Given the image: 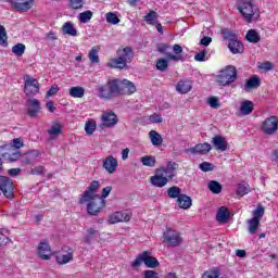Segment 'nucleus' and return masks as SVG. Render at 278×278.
Wrapping results in <instances>:
<instances>
[{
	"instance_id": "10",
	"label": "nucleus",
	"mask_w": 278,
	"mask_h": 278,
	"mask_svg": "<svg viewBox=\"0 0 278 278\" xmlns=\"http://www.w3.org/2000/svg\"><path fill=\"white\" fill-rule=\"evenodd\" d=\"M24 92L28 97H34V94H38V92H40L38 80L35 78H31L30 76H26Z\"/></svg>"
},
{
	"instance_id": "55",
	"label": "nucleus",
	"mask_w": 278,
	"mask_h": 278,
	"mask_svg": "<svg viewBox=\"0 0 278 278\" xmlns=\"http://www.w3.org/2000/svg\"><path fill=\"white\" fill-rule=\"evenodd\" d=\"M199 168L203 170V173H212L214 170V164L210 162H203L199 165Z\"/></svg>"
},
{
	"instance_id": "57",
	"label": "nucleus",
	"mask_w": 278,
	"mask_h": 278,
	"mask_svg": "<svg viewBox=\"0 0 278 278\" xmlns=\"http://www.w3.org/2000/svg\"><path fill=\"white\" fill-rule=\"evenodd\" d=\"M94 233H97V229L94 228H89L87 230V235L84 239L87 244H90V242H92V239L94 238Z\"/></svg>"
},
{
	"instance_id": "21",
	"label": "nucleus",
	"mask_w": 278,
	"mask_h": 278,
	"mask_svg": "<svg viewBox=\"0 0 278 278\" xmlns=\"http://www.w3.org/2000/svg\"><path fill=\"white\" fill-rule=\"evenodd\" d=\"M173 52L175 54L168 53L167 58L169 60H173L174 62H184V56L181 55V53H184V48L181 46H179L178 43L173 46Z\"/></svg>"
},
{
	"instance_id": "50",
	"label": "nucleus",
	"mask_w": 278,
	"mask_h": 278,
	"mask_svg": "<svg viewBox=\"0 0 278 278\" xmlns=\"http://www.w3.org/2000/svg\"><path fill=\"white\" fill-rule=\"evenodd\" d=\"M220 276V270L218 268H213L205 271L202 278H218Z\"/></svg>"
},
{
	"instance_id": "35",
	"label": "nucleus",
	"mask_w": 278,
	"mask_h": 278,
	"mask_svg": "<svg viewBox=\"0 0 278 278\" xmlns=\"http://www.w3.org/2000/svg\"><path fill=\"white\" fill-rule=\"evenodd\" d=\"M207 188L213 194H220L223 192V185L216 180L208 181Z\"/></svg>"
},
{
	"instance_id": "4",
	"label": "nucleus",
	"mask_w": 278,
	"mask_h": 278,
	"mask_svg": "<svg viewBox=\"0 0 278 278\" xmlns=\"http://www.w3.org/2000/svg\"><path fill=\"white\" fill-rule=\"evenodd\" d=\"M163 242L168 244V247H179V244L184 242V238H181V233H179V231L173 228H167L163 232Z\"/></svg>"
},
{
	"instance_id": "22",
	"label": "nucleus",
	"mask_w": 278,
	"mask_h": 278,
	"mask_svg": "<svg viewBox=\"0 0 278 278\" xmlns=\"http://www.w3.org/2000/svg\"><path fill=\"white\" fill-rule=\"evenodd\" d=\"M190 90H192L191 80L184 79L176 85V91L179 92V94H188Z\"/></svg>"
},
{
	"instance_id": "15",
	"label": "nucleus",
	"mask_w": 278,
	"mask_h": 278,
	"mask_svg": "<svg viewBox=\"0 0 278 278\" xmlns=\"http://www.w3.org/2000/svg\"><path fill=\"white\" fill-rule=\"evenodd\" d=\"M35 0H11V5L17 12H29L34 8Z\"/></svg>"
},
{
	"instance_id": "31",
	"label": "nucleus",
	"mask_w": 278,
	"mask_h": 278,
	"mask_svg": "<svg viewBox=\"0 0 278 278\" xmlns=\"http://www.w3.org/2000/svg\"><path fill=\"white\" fill-rule=\"evenodd\" d=\"M228 48L231 51V53H242V42L238 41V37L229 41Z\"/></svg>"
},
{
	"instance_id": "11",
	"label": "nucleus",
	"mask_w": 278,
	"mask_h": 278,
	"mask_svg": "<svg viewBox=\"0 0 278 278\" xmlns=\"http://www.w3.org/2000/svg\"><path fill=\"white\" fill-rule=\"evenodd\" d=\"M14 182L12 179L5 177V176H0V190L7 199H10L12 197V192L14 190L13 187Z\"/></svg>"
},
{
	"instance_id": "47",
	"label": "nucleus",
	"mask_w": 278,
	"mask_h": 278,
	"mask_svg": "<svg viewBox=\"0 0 278 278\" xmlns=\"http://www.w3.org/2000/svg\"><path fill=\"white\" fill-rule=\"evenodd\" d=\"M248 225H249V231L250 233H255L257 231V229H260V220L257 219H249L248 220Z\"/></svg>"
},
{
	"instance_id": "20",
	"label": "nucleus",
	"mask_w": 278,
	"mask_h": 278,
	"mask_svg": "<svg viewBox=\"0 0 278 278\" xmlns=\"http://www.w3.org/2000/svg\"><path fill=\"white\" fill-rule=\"evenodd\" d=\"M216 151H227V139L220 135H216L211 140Z\"/></svg>"
},
{
	"instance_id": "9",
	"label": "nucleus",
	"mask_w": 278,
	"mask_h": 278,
	"mask_svg": "<svg viewBox=\"0 0 278 278\" xmlns=\"http://www.w3.org/2000/svg\"><path fill=\"white\" fill-rule=\"evenodd\" d=\"M211 151L212 144H210L208 142H204L188 148L187 150H185V153H188L190 155H206V153H210Z\"/></svg>"
},
{
	"instance_id": "27",
	"label": "nucleus",
	"mask_w": 278,
	"mask_h": 278,
	"mask_svg": "<svg viewBox=\"0 0 278 278\" xmlns=\"http://www.w3.org/2000/svg\"><path fill=\"white\" fill-rule=\"evenodd\" d=\"M121 88L123 90V94H134V92H136V85L127 79H123L121 81Z\"/></svg>"
},
{
	"instance_id": "18",
	"label": "nucleus",
	"mask_w": 278,
	"mask_h": 278,
	"mask_svg": "<svg viewBox=\"0 0 278 278\" xmlns=\"http://www.w3.org/2000/svg\"><path fill=\"white\" fill-rule=\"evenodd\" d=\"M121 81L122 80H118V79H112L108 81L106 85L111 94V99L113 97H121V94H123L124 91L121 87Z\"/></svg>"
},
{
	"instance_id": "42",
	"label": "nucleus",
	"mask_w": 278,
	"mask_h": 278,
	"mask_svg": "<svg viewBox=\"0 0 278 278\" xmlns=\"http://www.w3.org/2000/svg\"><path fill=\"white\" fill-rule=\"evenodd\" d=\"M92 11L88 10V11H84L81 13L78 14V21L80 23H90V21H92Z\"/></svg>"
},
{
	"instance_id": "17",
	"label": "nucleus",
	"mask_w": 278,
	"mask_h": 278,
	"mask_svg": "<svg viewBox=\"0 0 278 278\" xmlns=\"http://www.w3.org/2000/svg\"><path fill=\"white\" fill-rule=\"evenodd\" d=\"M65 249L67 250H62V252L55 256L56 264H59L60 266H64L65 264H70V262H73V250L71 248Z\"/></svg>"
},
{
	"instance_id": "12",
	"label": "nucleus",
	"mask_w": 278,
	"mask_h": 278,
	"mask_svg": "<svg viewBox=\"0 0 278 278\" xmlns=\"http://www.w3.org/2000/svg\"><path fill=\"white\" fill-rule=\"evenodd\" d=\"M99 181L93 180L90 186L86 189V191L83 193V197L80 198V203H84L85 201H90V199H94V197H101L97 194V190H99Z\"/></svg>"
},
{
	"instance_id": "54",
	"label": "nucleus",
	"mask_w": 278,
	"mask_h": 278,
	"mask_svg": "<svg viewBox=\"0 0 278 278\" xmlns=\"http://www.w3.org/2000/svg\"><path fill=\"white\" fill-rule=\"evenodd\" d=\"M157 71L164 72L168 68V61L166 59H159L156 62Z\"/></svg>"
},
{
	"instance_id": "64",
	"label": "nucleus",
	"mask_w": 278,
	"mask_h": 278,
	"mask_svg": "<svg viewBox=\"0 0 278 278\" xmlns=\"http://www.w3.org/2000/svg\"><path fill=\"white\" fill-rule=\"evenodd\" d=\"M150 121L152 122V123H162V115H160V114H153V115H151L150 116Z\"/></svg>"
},
{
	"instance_id": "25",
	"label": "nucleus",
	"mask_w": 278,
	"mask_h": 278,
	"mask_svg": "<svg viewBox=\"0 0 278 278\" xmlns=\"http://www.w3.org/2000/svg\"><path fill=\"white\" fill-rule=\"evenodd\" d=\"M229 216H231L229 210L226 206H222L217 211L216 220L217 223H227V220H229Z\"/></svg>"
},
{
	"instance_id": "52",
	"label": "nucleus",
	"mask_w": 278,
	"mask_h": 278,
	"mask_svg": "<svg viewBox=\"0 0 278 278\" xmlns=\"http://www.w3.org/2000/svg\"><path fill=\"white\" fill-rule=\"evenodd\" d=\"M86 3V0H70V8L72 10H81Z\"/></svg>"
},
{
	"instance_id": "13",
	"label": "nucleus",
	"mask_w": 278,
	"mask_h": 278,
	"mask_svg": "<svg viewBox=\"0 0 278 278\" xmlns=\"http://www.w3.org/2000/svg\"><path fill=\"white\" fill-rule=\"evenodd\" d=\"M102 127L112 128L118 124V117L115 115L113 111H105L101 117Z\"/></svg>"
},
{
	"instance_id": "62",
	"label": "nucleus",
	"mask_w": 278,
	"mask_h": 278,
	"mask_svg": "<svg viewBox=\"0 0 278 278\" xmlns=\"http://www.w3.org/2000/svg\"><path fill=\"white\" fill-rule=\"evenodd\" d=\"M258 68H260L261 71H273V63L266 61V62H264V63H261V64L258 65Z\"/></svg>"
},
{
	"instance_id": "58",
	"label": "nucleus",
	"mask_w": 278,
	"mask_h": 278,
	"mask_svg": "<svg viewBox=\"0 0 278 278\" xmlns=\"http://www.w3.org/2000/svg\"><path fill=\"white\" fill-rule=\"evenodd\" d=\"M225 40H229L231 42L235 38H237L236 34L230 33L229 29L225 28L222 30Z\"/></svg>"
},
{
	"instance_id": "16",
	"label": "nucleus",
	"mask_w": 278,
	"mask_h": 278,
	"mask_svg": "<svg viewBox=\"0 0 278 278\" xmlns=\"http://www.w3.org/2000/svg\"><path fill=\"white\" fill-rule=\"evenodd\" d=\"M37 255L40 257V260H51V255H53V253L51 252V245H49V242L41 241L39 243L37 248Z\"/></svg>"
},
{
	"instance_id": "37",
	"label": "nucleus",
	"mask_w": 278,
	"mask_h": 278,
	"mask_svg": "<svg viewBox=\"0 0 278 278\" xmlns=\"http://www.w3.org/2000/svg\"><path fill=\"white\" fill-rule=\"evenodd\" d=\"M99 47H93L88 53L89 61L91 64H99Z\"/></svg>"
},
{
	"instance_id": "19",
	"label": "nucleus",
	"mask_w": 278,
	"mask_h": 278,
	"mask_svg": "<svg viewBox=\"0 0 278 278\" xmlns=\"http://www.w3.org/2000/svg\"><path fill=\"white\" fill-rule=\"evenodd\" d=\"M150 184L154 186V188H164V186H167L168 178L166 176H163L157 169L155 170V175H153L150 178Z\"/></svg>"
},
{
	"instance_id": "30",
	"label": "nucleus",
	"mask_w": 278,
	"mask_h": 278,
	"mask_svg": "<svg viewBox=\"0 0 278 278\" xmlns=\"http://www.w3.org/2000/svg\"><path fill=\"white\" fill-rule=\"evenodd\" d=\"M50 140H55L60 134H62V125L60 123H53L51 128L48 130Z\"/></svg>"
},
{
	"instance_id": "45",
	"label": "nucleus",
	"mask_w": 278,
	"mask_h": 278,
	"mask_svg": "<svg viewBox=\"0 0 278 278\" xmlns=\"http://www.w3.org/2000/svg\"><path fill=\"white\" fill-rule=\"evenodd\" d=\"M143 21L148 23V25H155L157 21V13L155 11H150L144 17Z\"/></svg>"
},
{
	"instance_id": "1",
	"label": "nucleus",
	"mask_w": 278,
	"mask_h": 278,
	"mask_svg": "<svg viewBox=\"0 0 278 278\" xmlns=\"http://www.w3.org/2000/svg\"><path fill=\"white\" fill-rule=\"evenodd\" d=\"M237 10L247 23H253L260 18V9L253 4V0H237Z\"/></svg>"
},
{
	"instance_id": "24",
	"label": "nucleus",
	"mask_w": 278,
	"mask_h": 278,
	"mask_svg": "<svg viewBox=\"0 0 278 278\" xmlns=\"http://www.w3.org/2000/svg\"><path fill=\"white\" fill-rule=\"evenodd\" d=\"M143 264H146L148 268H157V266H160L157 258L151 256V253L147 251L143 252Z\"/></svg>"
},
{
	"instance_id": "7",
	"label": "nucleus",
	"mask_w": 278,
	"mask_h": 278,
	"mask_svg": "<svg viewBox=\"0 0 278 278\" xmlns=\"http://www.w3.org/2000/svg\"><path fill=\"white\" fill-rule=\"evenodd\" d=\"M131 213L129 211H117L109 215L108 224L116 225L117 223H129Z\"/></svg>"
},
{
	"instance_id": "23",
	"label": "nucleus",
	"mask_w": 278,
	"mask_h": 278,
	"mask_svg": "<svg viewBox=\"0 0 278 278\" xmlns=\"http://www.w3.org/2000/svg\"><path fill=\"white\" fill-rule=\"evenodd\" d=\"M255 104L251 100H244L240 102V113L242 116H249V114H253V110Z\"/></svg>"
},
{
	"instance_id": "51",
	"label": "nucleus",
	"mask_w": 278,
	"mask_h": 278,
	"mask_svg": "<svg viewBox=\"0 0 278 278\" xmlns=\"http://www.w3.org/2000/svg\"><path fill=\"white\" fill-rule=\"evenodd\" d=\"M194 60L195 62H207V60H210V56L207 55V50H202L198 52L194 55Z\"/></svg>"
},
{
	"instance_id": "28",
	"label": "nucleus",
	"mask_w": 278,
	"mask_h": 278,
	"mask_svg": "<svg viewBox=\"0 0 278 278\" xmlns=\"http://www.w3.org/2000/svg\"><path fill=\"white\" fill-rule=\"evenodd\" d=\"M177 203L181 210H190L192 207V199L186 194L179 195Z\"/></svg>"
},
{
	"instance_id": "26",
	"label": "nucleus",
	"mask_w": 278,
	"mask_h": 278,
	"mask_svg": "<svg viewBox=\"0 0 278 278\" xmlns=\"http://www.w3.org/2000/svg\"><path fill=\"white\" fill-rule=\"evenodd\" d=\"M62 33L64 36H72L76 37L77 34V28H75V24L73 22H65L62 26Z\"/></svg>"
},
{
	"instance_id": "53",
	"label": "nucleus",
	"mask_w": 278,
	"mask_h": 278,
	"mask_svg": "<svg viewBox=\"0 0 278 278\" xmlns=\"http://www.w3.org/2000/svg\"><path fill=\"white\" fill-rule=\"evenodd\" d=\"M142 264H144V252H142L135 258L131 266L132 268H139V266H142Z\"/></svg>"
},
{
	"instance_id": "40",
	"label": "nucleus",
	"mask_w": 278,
	"mask_h": 278,
	"mask_svg": "<svg viewBox=\"0 0 278 278\" xmlns=\"http://www.w3.org/2000/svg\"><path fill=\"white\" fill-rule=\"evenodd\" d=\"M98 97L100 99H108V100L112 99V96L110 93V88H106L104 85H100L98 87Z\"/></svg>"
},
{
	"instance_id": "59",
	"label": "nucleus",
	"mask_w": 278,
	"mask_h": 278,
	"mask_svg": "<svg viewBox=\"0 0 278 278\" xmlns=\"http://www.w3.org/2000/svg\"><path fill=\"white\" fill-rule=\"evenodd\" d=\"M264 216V207L258 206L254 212H253V217L252 219H256L260 222V219Z\"/></svg>"
},
{
	"instance_id": "33",
	"label": "nucleus",
	"mask_w": 278,
	"mask_h": 278,
	"mask_svg": "<svg viewBox=\"0 0 278 278\" xmlns=\"http://www.w3.org/2000/svg\"><path fill=\"white\" fill-rule=\"evenodd\" d=\"M149 138H150L151 143L153 144V147H160L162 144V142L164 141L162 139V135H160V132H157L155 130H151L149 132Z\"/></svg>"
},
{
	"instance_id": "61",
	"label": "nucleus",
	"mask_w": 278,
	"mask_h": 278,
	"mask_svg": "<svg viewBox=\"0 0 278 278\" xmlns=\"http://www.w3.org/2000/svg\"><path fill=\"white\" fill-rule=\"evenodd\" d=\"M30 175H45V166H36L30 170Z\"/></svg>"
},
{
	"instance_id": "46",
	"label": "nucleus",
	"mask_w": 278,
	"mask_h": 278,
	"mask_svg": "<svg viewBox=\"0 0 278 278\" xmlns=\"http://www.w3.org/2000/svg\"><path fill=\"white\" fill-rule=\"evenodd\" d=\"M0 46L8 47V31H5V27L0 24Z\"/></svg>"
},
{
	"instance_id": "41",
	"label": "nucleus",
	"mask_w": 278,
	"mask_h": 278,
	"mask_svg": "<svg viewBox=\"0 0 278 278\" xmlns=\"http://www.w3.org/2000/svg\"><path fill=\"white\" fill-rule=\"evenodd\" d=\"M140 162L143 166H148L150 168H153L155 166V156L152 155H146L140 159Z\"/></svg>"
},
{
	"instance_id": "49",
	"label": "nucleus",
	"mask_w": 278,
	"mask_h": 278,
	"mask_svg": "<svg viewBox=\"0 0 278 278\" xmlns=\"http://www.w3.org/2000/svg\"><path fill=\"white\" fill-rule=\"evenodd\" d=\"M207 104L210 105V108H212L213 110H218V108H220V99H218V97H210L207 99Z\"/></svg>"
},
{
	"instance_id": "14",
	"label": "nucleus",
	"mask_w": 278,
	"mask_h": 278,
	"mask_svg": "<svg viewBox=\"0 0 278 278\" xmlns=\"http://www.w3.org/2000/svg\"><path fill=\"white\" fill-rule=\"evenodd\" d=\"M102 167L109 175H114L118 168V161L113 155H109L102 161Z\"/></svg>"
},
{
	"instance_id": "43",
	"label": "nucleus",
	"mask_w": 278,
	"mask_h": 278,
	"mask_svg": "<svg viewBox=\"0 0 278 278\" xmlns=\"http://www.w3.org/2000/svg\"><path fill=\"white\" fill-rule=\"evenodd\" d=\"M167 195L169 199H179L181 197V189L177 186L167 189Z\"/></svg>"
},
{
	"instance_id": "6",
	"label": "nucleus",
	"mask_w": 278,
	"mask_h": 278,
	"mask_svg": "<svg viewBox=\"0 0 278 278\" xmlns=\"http://www.w3.org/2000/svg\"><path fill=\"white\" fill-rule=\"evenodd\" d=\"M261 129L263 132L266 134V136H275L278 129V117L277 116L267 117L263 122Z\"/></svg>"
},
{
	"instance_id": "39",
	"label": "nucleus",
	"mask_w": 278,
	"mask_h": 278,
	"mask_svg": "<svg viewBox=\"0 0 278 278\" xmlns=\"http://www.w3.org/2000/svg\"><path fill=\"white\" fill-rule=\"evenodd\" d=\"M85 131L87 136H92L97 131V122L94 119H89L85 124Z\"/></svg>"
},
{
	"instance_id": "3",
	"label": "nucleus",
	"mask_w": 278,
	"mask_h": 278,
	"mask_svg": "<svg viewBox=\"0 0 278 278\" xmlns=\"http://www.w3.org/2000/svg\"><path fill=\"white\" fill-rule=\"evenodd\" d=\"M238 77V73L236 72V67L228 65L224 70L219 71L216 76V81L219 86H229V84H233Z\"/></svg>"
},
{
	"instance_id": "44",
	"label": "nucleus",
	"mask_w": 278,
	"mask_h": 278,
	"mask_svg": "<svg viewBox=\"0 0 278 278\" xmlns=\"http://www.w3.org/2000/svg\"><path fill=\"white\" fill-rule=\"evenodd\" d=\"M106 23H110V25H118L121 23V18L116 15V13L109 12L105 14Z\"/></svg>"
},
{
	"instance_id": "36",
	"label": "nucleus",
	"mask_w": 278,
	"mask_h": 278,
	"mask_svg": "<svg viewBox=\"0 0 278 278\" xmlns=\"http://www.w3.org/2000/svg\"><path fill=\"white\" fill-rule=\"evenodd\" d=\"M260 76H252L245 84V90H253L255 88H260Z\"/></svg>"
},
{
	"instance_id": "38",
	"label": "nucleus",
	"mask_w": 278,
	"mask_h": 278,
	"mask_svg": "<svg viewBox=\"0 0 278 278\" xmlns=\"http://www.w3.org/2000/svg\"><path fill=\"white\" fill-rule=\"evenodd\" d=\"M251 192V187L247 182H240L237 186V194L239 197H244V194H249Z\"/></svg>"
},
{
	"instance_id": "56",
	"label": "nucleus",
	"mask_w": 278,
	"mask_h": 278,
	"mask_svg": "<svg viewBox=\"0 0 278 278\" xmlns=\"http://www.w3.org/2000/svg\"><path fill=\"white\" fill-rule=\"evenodd\" d=\"M11 240L5 236V230H0V247H8L10 244Z\"/></svg>"
},
{
	"instance_id": "5",
	"label": "nucleus",
	"mask_w": 278,
	"mask_h": 278,
	"mask_svg": "<svg viewBox=\"0 0 278 278\" xmlns=\"http://www.w3.org/2000/svg\"><path fill=\"white\" fill-rule=\"evenodd\" d=\"M84 203H87V212L90 216H97V214L105 207V199L102 197L91 198L89 201H85Z\"/></svg>"
},
{
	"instance_id": "60",
	"label": "nucleus",
	"mask_w": 278,
	"mask_h": 278,
	"mask_svg": "<svg viewBox=\"0 0 278 278\" xmlns=\"http://www.w3.org/2000/svg\"><path fill=\"white\" fill-rule=\"evenodd\" d=\"M58 92H60V87H58V85H54L50 88V90L46 93V97H55V94H58Z\"/></svg>"
},
{
	"instance_id": "48",
	"label": "nucleus",
	"mask_w": 278,
	"mask_h": 278,
	"mask_svg": "<svg viewBox=\"0 0 278 278\" xmlns=\"http://www.w3.org/2000/svg\"><path fill=\"white\" fill-rule=\"evenodd\" d=\"M25 45L17 43L12 47V53H14V55H16L17 58H21L23 53H25Z\"/></svg>"
},
{
	"instance_id": "63",
	"label": "nucleus",
	"mask_w": 278,
	"mask_h": 278,
	"mask_svg": "<svg viewBox=\"0 0 278 278\" xmlns=\"http://www.w3.org/2000/svg\"><path fill=\"white\" fill-rule=\"evenodd\" d=\"M144 278H160V276L153 270H146Z\"/></svg>"
},
{
	"instance_id": "8",
	"label": "nucleus",
	"mask_w": 278,
	"mask_h": 278,
	"mask_svg": "<svg viewBox=\"0 0 278 278\" xmlns=\"http://www.w3.org/2000/svg\"><path fill=\"white\" fill-rule=\"evenodd\" d=\"M179 165L175 162H168L166 165L156 168L157 172L162 174L163 177L167 179H174L177 175V168Z\"/></svg>"
},
{
	"instance_id": "32",
	"label": "nucleus",
	"mask_w": 278,
	"mask_h": 278,
	"mask_svg": "<svg viewBox=\"0 0 278 278\" xmlns=\"http://www.w3.org/2000/svg\"><path fill=\"white\" fill-rule=\"evenodd\" d=\"M245 39L248 40V42H252L253 45H257V42L262 40V38L260 37V33H257V30L255 29H250L245 35Z\"/></svg>"
},
{
	"instance_id": "2",
	"label": "nucleus",
	"mask_w": 278,
	"mask_h": 278,
	"mask_svg": "<svg viewBox=\"0 0 278 278\" xmlns=\"http://www.w3.org/2000/svg\"><path fill=\"white\" fill-rule=\"evenodd\" d=\"M117 59H113L108 63L111 68H125L131 60H134V50L129 47L117 51Z\"/></svg>"
},
{
	"instance_id": "29",
	"label": "nucleus",
	"mask_w": 278,
	"mask_h": 278,
	"mask_svg": "<svg viewBox=\"0 0 278 278\" xmlns=\"http://www.w3.org/2000/svg\"><path fill=\"white\" fill-rule=\"evenodd\" d=\"M38 112H40V102L36 99L29 100V103H28L29 116H31V117L37 116Z\"/></svg>"
},
{
	"instance_id": "34",
	"label": "nucleus",
	"mask_w": 278,
	"mask_h": 278,
	"mask_svg": "<svg viewBox=\"0 0 278 278\" xmlns=\"http://www.w3.org/2000/svg\"><path fill=\"white\" fill-rule=\"evenodd\" d=\"M86 94V89L84 87H72L70 89V97H73V99H81Z\"/></svg>"
}]
</instances>
